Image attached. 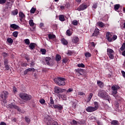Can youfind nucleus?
<instances>
[{
	"label": "nucleus",
	"instance_id": "nucleus-1",
	"mask_svg": "<svg viewBox=\"0 0 125 125\" xmlns=\"http://www.w3.org/2000/svg\"><path fill=\"white\" fill-rule=\"evenodd\" d=\"M98 96L101 97V98H103L104 100H107V101L110 103V100H111V98L110 96L108 95V93L105 91L104 90H101L99 92Z\"/></svg>",
	"mask_w": 125,
	"mask_h": 125
},
{
	"label": "nucleus",
	"instance_id": "nucleus-2",
	"mask_svg": "<svg viewBox=\"0 0 125 125\" xmlns=\"http://www.w3.org/2000/svg\"><path fill=\"white\" fill-rule=\"evenodd\" d=\"M65 81H66V79L63 77H58L54 79V82L56 83H57L59 86H63V85H65L66 84Z\"/></svg>",
	"mask_w": 125,
	"mask_h": 125
},
{
	"label": "nucleus",
	"instance_id": "nucleus-3",
	"mask_svg": "<svg viewBox=\"0 0 125 125\" xmlns=\"http://www.w3.org/2000/svg\"><path fill=\"white\" fill-rule=\"evenodd\" d=\"M20 97L23 100H25V101H29V100H31L32 98L31 95L24 93H21L20 94Z\"/></svg>",
	"mask_w": 125,
	"mask_h": 125
},
{
	"label": "nucleus",
	"instance_id": "nucleus-4",
	"mask_svg": "<svg viewBox=\"0 0 125 125\" xmlns=\"http://www.w3.org/2000/svg\"><path fill=\"white\" fill-rule=\"evenodd\" d=\"M8 95V92L6 91H3L0 94V97L1 99H3V102L6 103V99L7 98V96Z\"/></svg>",
	"mask_w": 125,
	"mask_h": 125
},
{
	"label": "nucleus",
	"instance_id": "nucleus-5",
	"mask_svg": "<svg viewBox=\"0 0 125 125\" xmlns=\"http://www.w3.org/2000/svg\"><path fill=\"white\" fill-rule=\"evenodd\" d=\"M107 55L110 59H114V55L115 52L114 50L110 48H107Z\"/></svg>",
	"mask_w": 125,
	"mask_h": 125
},
{
	"label": "nucleus",
	"instance_id": "nucleus-6",
	"mask_svg": "<svg viewBox=\"0 0 125 125\" xmlns=\"http://www.w3.org/2000/svg\"><path fill=\"white\" fill-rule=\"evenodd\" d=\"M111 89L112 90V94L113 95V96L116 97L115 95L118 93V89H120V86L113 85L111 87Z\"/></svg>",
	"mask_w": 125,
	"mask_h": 125
},
{
	"label": "nucleus",
	"instance_id": "nucleus-7",
	"mask_svg": "<svg viewBox=\"0 0 125 125\" xmlns=\"http://www.w3.org/2000/svg\"><path fill=\"white\" fill-rule=\"evenodd\" d=\"M54 91L55 93H62V92H64V91H66V89H62L59 87L56 86L54 88Z\"/></svg>",
	"mask_w": 125,
	"mask_h": 125
},
{
	"label": "nucleus",
	"instance_id": "nucleus-8",
	"mask_svg": "<svg viewBox=\"0 0 125 125\" xmlns=\"http://www.w3.org/2000/svg\"><path fill=\"white\" fill-rule=\"evenodd\" d=\"M9 108H10L11 109H17L19 112H21V113H23V112L21 111V109L19 108V107L17 106V105H15L13 104H10L8 105Z\"/></svg>",
	"mask_w": 125,
	"mask_h": 125
},
{
	"label": "nucleus",
	"instance_id": "nucleus-9",
	"mask_svg": "<svg viewBox=\"0 0 125 125\" xmlns=\"http://www.w3.org/2000/svg\"><path fill=\"white\" fill-rule=\"evenodd\" d=\"M44 121H45V123H46V124L47 125H51V124H52V122L53 121V119L52 118H51V117H48V118H46L44 119Z\"/></svg>",
	"mask_w": 125,
	"mask_h": 125
},
{
	"label": "nucleus",
	"instance_id": "nucleus-10",
	"mask_svg": "<svg viewBox=\"0 0 125 125\" xmlns=\"http://www.w3.org/2000/svg\"><path fill=\"white\" fill-rule=\"evenodd\" d=\"M87 8V5L82 4L78 8L77 10L79 11H82V10H84Z\"/></svg>",
	"mask_w": 125,
	"mask_h": 125
},
{
	"label": "nucleus",
	"instance_id": "nucleus-11",
	"mask_svg": "<svg viewBox=\"0 0 125 125\" xmlns=\"http://www.w3.org/2000/svg\"><path fill=\"white\" fill-rule=\"evenodd\" d=\"M80 41L79 37L77 36H74L71 38V41L72 43H78Z\"/></svg>",
	"mask_w": 125,
	"mask_h": 125
},
{
	"label": "nucleus",
	"instance_id": "nucleus-12",
	"mask_svg": "<svg viewBox=\"0 0 125 125\" xmlns=\"http://www.w3.org/2000/svg\"><path fill=\"white\" fill-rule=\"evenodd\" d=\"M106 39L109 42H112V34H111V33L110 32H107L106 34Z\"/></svg>",
	"mask_w": 125,
	"mask_h": 125
},
{
	"label": "nucleus",
	"instance_id": "nucleus-13",
	"mask_svg": "<svg viewBox=\"0 0 125 125\" xmlns=\"http://www.w3.org/2000/svg\"><path fill=\"white\" fill-rule=\"evenodd\" d=\"M19 17H20V20L21 22H22V21H23V20H24V19H25V15L24 14V13L22 12H20L19 13Z\"/></svg>",
	"mask_w": 125,
	"mask_h": 125
},
{
	"label": "nucleus",
	"instance_id": "nucleus-14",
	"mask_svg": "<svg viewBox=\"0 0 125 125\" xmlns=\"http://www.w3.org/2000/svg\"><path fill=\"white\" fill-rule=\"evenodd\" d=\"M86 112L88 113H91L92 112H94V111H96L95 108L93 106H88L86 108Z\"/></svg>",
	"mask_w": 125,
	"mask_h": 125
},
{
	"label": "nucleus",
	"instance_id": "nucleus-15",
	"mask_svg": "<svg viewBox=\"0 0 125 125\" xmlns=\"http://www.w3.org/2000/svg\"><path fill=\"white\" fill-rule=\"evenodd\" d=\"M53 107L58 110H62L63 109V106L60 104H54Z\"/></svg>",
	"mask_w": 125,
	"mask_h": 125
},
{
	"label": "nucleus",
	"instance_id": "nucleus-16",
	"mask_svg": "<svg viewBox=\"0 0 125 125\" xmlns=\"http://www.w3.org/2000/svg\"><path fill=\"white\" fill-rule=\"evenodd\" d=\"M97 84L101 88H103V87H104V83L100 81H97Z\"/></svg>",
	"mask_w": 125,
	"mask_h": 125
},
{
	"label": "nucleus",
	"instance_id": "nucleus-17",
	"mask_svg": "<svg viewBox=\"0 0 125 125\" xmlns=\"http://www.w3.org/2000/svg\"><path fill=\"white\" fill-rule=\"evenodd\" d=\"M99 34V29H95L94 32L92 34L93 37H96Z\"/></svg>",
	"mask_w": 125,
	"mask_h": 125
},
{
	"label": "nucleus",
	"instance_id": "nucleus-18",
	"mask_svg": "<svg viewBox=\"0 0 125 125\" xmlns=\"http://www.w3.org/2000/svg\"><path fill=\"white\" fill-rule=\"evenodd\" d=\"M10 27L12 28V29H14L15 30L19 29V26L16 24H12L10 25Z\"/></svg>",
	"mask_w": 125,
	"mask_h": 125
},
{
	"label": "nucleus",
	"instance_id": "nucleus-19",
	"mask_svg": "<svg viewBox=\"0 0 125 125\" xmlns=\"http://www.w3.org/2000/svg\"><path fill=\"white\" fill-rule=\"evenodd\" d=\"M94 106L93 107L95 110L96 111L97 110H98V108H99V104H98V103L97 102H94Z\"/></svg>",
	"mask_w": 125,
	"mask_h": 125
},
{
	"label": "nucleus",
	"instance_id": "nucleus-20",
	"mask_svg": "<svg viewBox=\"0 0 125 125\" xmlns=\"http://www.w3.org/2000/svg\"><path fill=\"white\" fill-rule=\"evenodd\" d=\"M51 58L50 57H46L45 59V61L46 62L47 65H50V63H49V61H50V60Z\"/></svg>",
	"mask_w": 125,
	"mask_h": 125
},
{
	"label": "nucleus",
	"instance_id": "nucleus-21",
	"mask_svg": "<svg viewBox=\"0 0 125 125\" xmlns=\"http://www.w3.org/2000/svg\"><path fill=\"white\" fill-rule=\"evenodd\" d=\"M29 47L33 50L35 47H36V45L34 43H30V44L29 45Z\"/></svg>",
	"mask_w": 125,
	"mask_h": 125
},
{
	"label": "nucleus",
	"instance_id": "nucleus-22",
	"mask_svg": "<svg viewBox=\"0 0 125 125\" xmlns=\"http://www.w3.org/2000/svg\"><path fill=\"white\" fill-rule=\"evenodd\" d=\"M12 15H13V16H15V15H17L18 14V10L15 9V10H13L11 12Z\"/></svg>",
	"mask_w": 125,
	"mask_h": 125
},
{
	"label": "nucleus",
	"instance_id": "nucleus-23",
	"mask_svg": "<svg viewBox=\"0 0 125 125\" xmlns=\"http://www.w3.org/2000/svg\"><path fill=\"white\" fill-rule=\"evenodd\" d=\"M62 43L63 45H67V44H68V41L63 38L62 39Z\"/></svg>",
	"mask_w": 125,
	"mask_h": 125
},
{
	"label": "nucleus",
	"instance_id": "nucleus-24",
	"mask_svg": "<svg viewBox=\"0 0 125 125\" xmlns=\"http://www.w3.org/2000/svg\"><path fill=\"white\" fill-rule=\"evenodd\" d=\"M97 24L101 28H103L104 26V23H103L102 21H99L97 23Z\"/></svg>",
	"mask_w": 125,
	"mask_h": 125
},
{
	"label": "nucleus",
	"instance_id": "nucleus-25",
	"mask_svg": "<svg viewBox=\"0 0 125 125\" xmlns=\"http://www.w3.org/2000/svg\"><path fill=\"white\" fill-rule=\"evenodd\" d=\"M92 96H93V94H92V93H90L89 94V97L87 99V102H89L90 100H91V98H92Z\"/></svg>",
	"mask_w": 125,
	"mask_h": 125
},
{
	"label": "nucleus",
	"instance_id": "nucleus-26",
	"mask_svg": "<svg viewBox=\"0 0 125 125\" xmlns=\"http://www.w3.org/2000/svg\"><path fill=\"white\" fill-rule=\"evenodd\" d=\"M56 60L57 62L60 61L61 60V56H60L58 54H57L56 55Z\"/></svg>",
	"mask_w": 125,
	"mask_h": 125
},
{
	"label": "nucleus",
	"instance_id": "nucleus-27",
	"mask_svg": "<svg viewBox=\"0 0 125 125\" xmlns=\"http://www.w3.org/2000/svg\"><path fill=\"white\" fill-rule=\"evenodd\" d=\"M111 125H119V121L117 120H113L111 123Z\"/></svg>",
	"mask_w": 125,
	"mask_h": 125
},
{
	"label": "nucleus",
	"instance_id": "nucleus-28",
	"mask_svg": "<svg viewBox=\"0 0 125 125\" xmlns=\"http://www.w3.org/2000/svg\"><path fill=\"white\" fill-rule=\"evenodd\" d=\"M29 23L31 27L35 26V23H34V21L33 20H29Z\"/></svg>",
	"mask_w": 125,
	"mask_h": 125
},
{
	"label": "nucleus",
	"instance_id": "nucleus-29",
	"mask_svg": "<svg viewBox=\"0 0 125 125\" xmlns=\"http://www.w3.org/2000/svg\"><path fill=\"white\" fill-rule=\"evenodd\" d=\"M48 38L49 39V40H52L53 39H55V35H54V34H48Z\"/></svg>",
	"mask_w": 125,
	"mask_h": 125
},
{
	"label": "nucleus",
	"instance_id": "nucleus-30",
	"mask_svg": "<svg viewBox=\"0 0 125 125\" xmlns=\"http://www.w3.org/2000/svg\"><path fill=\"white\" fill-rule=\"evenodd\" d=\"M7 42H8V43H10V44H12V43H13V40L10 38H8L7 39Z\"/></svg>",
	"mask_w": 125,
	"mask_h": 125
},
{
	"label": "nucleus",
	"instance_id": "nucleus-31",
	"mask_svg": "<svg viewBox=\"0 0 125 125\" xmlns=\"http://www.w3.org/2000/svg\"><path fill=\"white\" fill-rule=\"evenodd\" d=\"M59 20L60 21H65V18L64 17V15H61L59 16Z\"/></svg>",
	"mask_w": 125,
	"mask_h": 125
},
{
	"label": "nucleus",
	"instance_id": "nucleus-32",
	"mask_svg": "<svg viewBox=\"0 0 125 125\" xmlns=\"http://www.w3.org/2000/svg\"><path fill=\"white\" fill-rule=\"evenodd\" d=\"M82 69H75V71L76 72V75H78V76H80L81 75V71H82Z\"/></svg>",
	"mask_w": 125,
	"mask_h": 125
},
{
	"label": "nucleus",
	"instance_id": "nucleus-33",
	"mask_svg": "<svg viewBox=\"0 0 125 125\" xmlns=\"http://www.w3.org/2000/svg\"><path fill=\"white\" fill-rule=\"evenodd\" d=\"M77 104H78V101L73 102L72 107H73L74 108H76L77 107Z\"/></svg>",
	"mask_w": 125,
	"mask_h": 125
},
{
	"label": "nucleus",
	"instance_id": "nucleus-34",
	"mask_svg": "<svg viewBox=\"0 0 125 125\" xmlns=\"http://www.w3.org/2000/svg\"><path fill=\"white\" fill-rule=\"evenodd\" d=\"M3 63L4 65H8V59H4Z\"/></svg>",
	"mask_w": 125,
	"mask_h": 125
},
{
	"label": "nucleus",
	"instance_id": "nucleus-35",
	"mask_svg": "<svg viewBox=\"0 0 125 125\" xmlns=\"http://www.w3.org/2000/svg\"><path fill=\"white\" fill-rule=\"evenodd\" d=\"M66 35L67 36H72V31H70V30H67L66 31Z\"/></svg>",
	"mask_w": 125,
	"mask_h": 125
},
{
	"label": "nucleus",
	"instance_id": "nucleus-36",
	"mask_svg": "<svg viewBox=\"0 0 125 125\" xmlns=\"http://www.w3.org/2000/svg\"><path fill=\"white\" fill-rule=\"evenodd\" d=\"M36 9L32 7L31 9L30 10V13H32V14H34L35 12H36Z\"/></svg>",
	"mask_w": 125,
	"mask_h": 125
},
{
	"label": "nucleus",
	"instance_id": "nucleus-37",
	"mask_svg": "<svg viewBox=\"0 0 125 125\" xmlns=\"http://www.w3.org/2000/svg\"><path fill=\"white\" fill-rule=\"evenodd\" d=\"M77 66L79 68H84L85 67L84 64H83V63H79L78 64Z\"/></svg>",
	"mask_w": 125,
	"mask_h": 125
},
{
	"label": "nucleus",
	"instance_id": "nucleus-38",
	"mask_svg": "<svg viewBox=\"0 0 125 125\" xmlns=\"http://www.w3.org/2000/svg\"><path fill=\"white\" fill-rule=\"evenodd\" d=\"M13 37H14L15 38H17L18 36V32L17 31H15L13 33Z\"/></svg>",
	"mask_w": 125,
	"mask_h": 125
},
{
	"label": "nucleus",
	"instance_id": "nucleus-39",
	"mask_svg": "<svg viewBox=\"0 0 125 125\" xmlns=\"http://www.w3.org/2000/svg\"><path fill=\"white\" fill-rule=\"evenodd\" d=\"M120 8V4H116L114 5V9L115 10H118Z\"/></svg>",
	"mask_w": 125,
	"mask_h": 125
},
{
	"label": "nucleus",
	"instance_id": "nucleus-40",
	"mask_svg": "<svg viewBox=\"0 0 125 125\" xmlns=\"http://www.w3.org/2000/svg\"><path fill=\"white\" fill-rule=\"evenodd\" d=\"M24 42L25 44H26L27 45H29L30 44V40L28 39L24 40Z\"/></svg>",
	"mask_w": 125,
	"mask_h": 125
},
{
	"label": "nucleus",
	"instance_id": "nucleus-41",
	"mask_svg": "<svg viewBox=\"0 0 125 125\" xmlns=\"http://www.w3.org/2000/svg\"><path fill=\"white\" fill-rule=\"evenodd\" d=\"M71 125H78V122H77L76 120H73L72 122L71 123Z\"/></svg>",
	"mask_w": 125,
	"mask_h": 125
},
{
	"label": "nucleus",
	"instance_id": "nucleus-42",
	"mask_svg": "<svg viewBox=\"0 0 125 125\" xmlns=\"http://www.w3.org/2000/svg\"><path fill=\"white\" fill-rule=\"evenodd\" d=\"M84 56L85 57H90L91 56V54L89 52H86L84 54Z\"/></svg>",
	"mask_w": 125,
	"mask_h": 125
},
{
	"label": "nucleus",
	"instance_id": "nucleus-43",
	"mask_svg": "<svg viewBox=\"0 0 125 125\" xmlns=\"http://www.w3.org/2000/svg\"><path fill=\"white\" fill-rule=\"evenodd\" d=\"M25 121L26 122V123H30V122H31V119H30V118L28 117H25Z\"/></svg>",
	"mask_w": 125,
	"mask_h": 125
},
{
	"label": "nucleus",
	"instance_id": "nucleus-44",
	"mask_svg": "<svg viewBox=\"0 0 125 125\" xmlns=\"http://www.w3.org/2000/svg\"><path fill=\"white\" fill-rule=\"evenodd\" d=\"M68 61H69V59H68V58H64L62 60L63 63H67V62H68Z\"/></svg>",
	"mask_w": 125,
	"mask_h": 125
},
{
	"label": "nucleus",
	"instance_id": "nucleus-45",
	"mask_svg": "<svg viewBox=\"0 0 125 125\" xmlns=\"http://www.w3.org/2000/svg\"><path fill=\"white\" fill-rule=\"evenodd\" d=\"M118 38V36L117 35H113L112 38V42H114V41H116Z\"/></svg>",
	"mask_w": 125,
	"mask_h": 125
},
{
	"label": "nucleus",
	"instance_id": "nucleus-46",
	"mask_svg": "<svg viewBox=\"0 0 125 125\" xmlns=\"http://www.w3.org/2000/svg\"><path fill=\"white\" fill-rule=\"evenodd\" d=\"M50 104H54V101H53V98H52V97H50Z\"/></svg>",
	"mask_w": 125,
	"mask_h": 125
},
{
	"label": "nucleus",
	"instance_id": "nucleus-47",
	"mask_svg": "<svg viewBox=\"0 0 125 125\" xmlns=\"http://www.w3.org/2000/svg\"><path fill=\"white\" fill-rule=\"evenodd\" d=\"M74 90V89H73V88H69L68 90H66L65 91H66V93H69L70 92H72Z\"/></svg>",
	"mask_w": 125,
	"mask_h": 125
},
{
	"label": "nucleus",
	"instance_id": "nucleus-48",
	"mask_svg": "<svg viewBox=\"0 0 125 125\" xmlns=\"http://www.w3.org/2000/svg\"><path fill=\"white\" fill-rule=\"evenodd\" d=\"M92 8H94V9H96L97 8V3L93 4Z\"/></svg>",
	"mask_w": 125,
	"mask_h": 125
},
{
	"label": "nucleus",
	"instance_id": "nucleus-49",
	"mask_svg": "<svg viewBox=\"0 0 125 125\" xmlns=\"http://www.w3.org/2000/svg\"><path fill=\"white\" fill-rule=\"evenodd\" d=\"M125 43H123L122 46L120 48L121 50H125Z\"/></svg>",
	"mask_w": 125,
	"mask_h": 125
},
{
	"label": "nucleus",
	"instance_id": "nucleus-50",
	"mask_svg": "<svg viewBox=\"0 0 125 125\" xmlns=\"http://www.w3.org/2000/svg\"><path fill=\"white\" fill-rule=\"evenodd\" d=\"M40 102L41 104H44V103H45V101L44 100V99H41L40 100Z\"/></svg>",
	"mask_w": 125,
	"mask_h": 125
},
{
	"label": "nucleus",
	"instance_id": "nucleus-51",
	"mask_svg": "<svg viewBox=\"0 0 125 125\" xmlns=\"http://www.w3.org/2000/svg\"><path fill=\"white\" fill-rule=\"evenodd\" d=\"M26 70H27V72H35V69L34 68H28Z\"/></svg>",
	"mask_w": 125,
	"mask_h": 125
},
{
	"label": "nucleus",
	"instance_id": "nucleus-52",
	"mask_svg": "<svg viewBox=\"0 0 125 125\" xmlns=\"http://www.w3.org/2000/svg\"><path fill=\"white\" fill-rule=\"evenodd\" d=\"M72 54H73V52H72V51L68 50L67 53V55H68V56H71Z\"/></svg>",
	"mask_w": 125,
	"mask_h": 125
},
{
	"label": "nucleus",
	"instance_id": "nucleus-53",
	"mask_svg": "<svg viewBox=\"0 0 125 125\" xmlns=\"http://www.w3.org/2000/svg\"><path fill=\"white\" fill-rule=\"evenodd\" d=\"M72 24L74 26H77V25H78V21L76 20L73 21L72 22Z\"/></svg>",
	"mask_w": 125,
	"mask_h": 125
},
{
	"label": "nucleus",
	"instance_id": "nucleus-54",
	"mask_svg": "<svg viewBox=\"0 0 125 125\" xmlns=\"http://www.w3.org/2000/svg\"><path fill=\"white\" fill-rule=\"evenodd\" d=\"M41 51L42 53V54H45V53H46V50L45 49H42Z\"/></svg>",
	"mask_w": 125,
	"mask_h": 125
},
{
	"label": "nucleus",
	"instance_id": "nucleus-55",
	"mask_svg": "<svg viewBox=\"0 0 125 125\" xmlns=\"http://www.w3.org/2000/svg\"><path fill=\"white\" fill-rule=\"evenodd\" d=\"M6 2V0H0V4H4Z\"/></svg>",
	"mask_w": 125,
	"mask_h": 125
},
{
	"label": "nucleus",
	"instance_id": "nucleus-56",
	"mask_svg": "<svg viewBox=\"0 0 125 125\" xmlns=\"http://www.w3.org/2000/svg\"><path fill=\"white\" fill-rule=\"evenodd\" d=\"M78 94L81 96H84V95H85V93H83V92H79Z\"/></svg>",
	"mask_w": 125,
	"mask_h": 125
},
{
	"label": "nucleus",
	"instance_id": "nucleus-57",
	"mask_svg": "<svg viewBox=\"0 0 125 125\" xmlns=\"http://www.w3.org/2000/svg\"><path fill=\"white\" fill-rule=\"evenodd\" d=\"M2 55L3 56L4 58H5V57H7L8 54L6 53V52H4L2 53Z\"/></svg>",
	"mask_w": 125,
	"mask_h": 125
},
{
	"label": "nucleus",
	"instance_id": "nucleus-58",
	"mask_svg": "<svg viewBox=\"0 0 125 125\" xmlns=\"http://www.w3.org/2000/svg\"><path fill=\"white\" fill-rule=\"evenodd\" d=\"M21 66H22V67H27V66H28V63L24 62V63L21 64Z\"/></svg>",
	"mask_w": 125,
	"mask_h": 125
},
{
	"label": "nucleus",
	"instance_id": "nucleus-59",
	"mask_svg": "<svg viewBox=\"0 0 125 125\" xmlns=\"http://www.w3.org/2000/svg\"><path fill=\"white\" fill-rule=\"evenodd\" d=\"M5 68L7 70H9L10 69V67H9V66H8V64L5 65Z\"/></svg>",
	"mask_w": 125,
	"mask_h": 125
},
{
	"label": "nucleus",
	"instance_id": "nucleus-60",
	"mask_svg": "<svg viewBox=\"0 0 125 125\" xmlns=\"http://www.w3.org/2000/svg\"><path fill=\"white\" fill-rule=\"evenodd\" d=\"M13 90L14 93H16V92H17V89H16V87H13Z\"/></svg>",
	"mask_w": 125,
	"mask_h": 125
},
{
	"label": "nucleus",
	"instance_id": "nucleus-61",
	"mask_svg": "<svg viewBox=\"0 0 125 125\" xmlns=\"http://www.w3.org/2000/svg\"><path fill=\"white\" fill-rule=\"evenodd\" d=\"M34 65L35 63L34 62H32L30 63V67H34Z\"/></svg>",
	"mask_w": 125,
	"mask_h": 125
},
{
	"label": "nucleus",
	"instance_id": "nucleus-62",
	"mask_svg": "<svg viewBox=\"0 0 125 125\" xmlns=\"http://www.w3.org/2000/svg\"><path fill=\"white\" fill-rule=\"evenodd\" d=\"M121 73H122V74L123 77H124V78H125V72L124 71H121Z\"/></svg>",
	"mask_w": 125,
	"mask_h": 125
},
{
	"label": "nucleus",
	"instance_id": "nucleus-63",
	"mask_svg": "<svg viewBox=\"0 0 125 125\" xmlns=\"http://www.w3.org/2000/svg\"><path fill=\"white\" fill-rule=\"evenodd\" d=\"M0 125H6V123H5V122H2L0 123Z\"/></svg>",
	"mask_w": 125,
	"mask_h": 125
},
{
	"label": "nucleus",
	"instance_id": "nucleus-64",
	"mask_svg": "<svg viewBox=\"0 0 125 125\" xmlns=\"http://www.w3.org/2000/svg\"><path fill=\"white\" fill-rule=\"evenodd\" d=\"M28 70L27 69H26L25 70H24V75H27V74H28Z\"/></svg>",
	"mask_w": 125,
	"mask_h": 125
}]
</instances>
